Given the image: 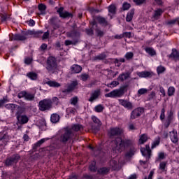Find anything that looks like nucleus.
<instances>
[{"label": "nucleus", "mask_w": 179, "mask_h": 179, "mask_svg": "<svg viewBox=\"0 0 179 179\" xmlns=\"http://www.w3.org/2000/svg\"><path fill=\"white\" fill-rule=\"evenodd\" d=\"M165 113H166V109H164V108H163L161 110V115H160L161 121H163V120H164V118H166V115L164 114Z\"/></svg>", "instance_id": "obj_55"}, {"label": "nucleus", "mask_w": 179, "mask_h": 179, "mask_svg": "<svg viewBox=\"0 0 179 179\" xmlns=\"http://www.w3.org/2000/svg\"><path fill=\"white\" fill-rule=\"evenodd\" d=\"M50 121L53 124H57V122H58L59 121V115L57 114V113L52 114L51 115V117H50Z\"/></svg>", "instance_id": "obj_35"}, {"label": "nucleus", "mask_w": 179, "mask_h": 179, "mask_svg": "<svg viewBox=\"0 0 179 179\" xmlns=\"http://www.w3.org/2000/svg\"><path fill=\"white\" fill-rule=\"evenodd\" d=\"M108 12L110 13H112V15H115V12H117V7H115V5H110L108 8Z\"/></svg>", "instance_id": "obj_41"}, {"label": "nucleus", "mask_w": 179, "mask_h": 179, "mask_svg": "<svg viewBox=\"0 0 179 179\" xmlns=\"http://www.w3.org/2000/svg\"><path fill=\"white\" fill-rule=\"evenodd\" d=\"M7 110H10L11 113H14L15 110L17 108L18 106L15 103H8L5 106Z\"/></svg>", "instance_id": "obj_32"}, {"label": "nucleus", "mask_w": 179, "mask_h": 179, "mask_svg": "<svg viewBox=\"0 0 179 179\" xmlns=\"http://www.w3.org/2000/svg\"><path fill=\"white\" fill-rule=\"evenodd\" d=\"M78 85V81H73L69 86V89L70 90V92H72L73 90H75V87Z\"/></svg>", "instance_id": "obj_42"}, {"label": "nucleus", "mask_w": 179, "mask_h": 179, "mask_svg": "<svg viewBox=\"0 0 179 179\" xmlns=\"http://www.w3.org/2000/svg\"><path fill=\"white\" fill-rule=\"evenodd\" d=\"M145 52L149 54L151 57H153L154 55H156V50L153 49V48H146Z\"/></svg>", "instance_id": "obj_38"}, {"label": "nucleus", "mask_w": 179, "mask_h": 179, "mask_svg": "<svg viewBox=\"0 0 179 179\" xmlns=\"http://www.w3.org/2000/svg\"><path fill=\"white\" fill-rule=\"evenodd\" d=\"M167 166V162H162L159 164V170L164 171L166 170V166Z\"/></svg>", "instance_id": "obj_49"}, {"label": "nucleus", "mask_w": 179, "mask_h": 179, "mask_svg": "<svg viewBox=\"0 0 179 179\" xmlns=\"http://www.w3.org/2000/svg\"><path fill=\"white\" fill-rule=\"evenodd\" d=\"M10 140V137L9 136V134H8V133H5L0 137V141H1V142H3V145H5V146H6V145H8V142H9Z\"/></svg>", "instance_id": "obj_24"}, {"label": "nucleus", "mask_w": 179, "mask_h": 179, "mask_svg": "<svg viewBox=\"0 0 179 179\" xmlns=\"http://www.w3.org/2000/svg\"><path fill=\"white\" fill-rule=\"evenodd\" d=\"M100 94H101L100 90H95L94 92L91 94V96L88 99V101H90L91 103H92V101H94V100H97Z\"/></svg>", "instance_id": "obj_16"}, {"label": "nucleus", "mask_w": 179, "mask_h": 179, "mask_svg": "<svg viewBox=\"0 0 179 179\" xmlns=\"http://www.w3.org/2000/svg\"><path fill=\"white\" fill-rule=\"evenodd\" d=\"M26 108L22 106H17V112L15 113V117L16 118H18L19 117H21L23 115L24 113H25Z\"/></svg>", "instance_id": "obj_26"}, {"label": "nucleus", "mask_w": 179, "mask_h": 179, "mask_svg": "<svg viewBox=\"0 0 179 179\" xmlns=\"http://www.w3.org/2000/svg\"><path fill=\"white\" fill-rule=\"evenodd\" d=\"M126 59H132L134 58V52H127L125 55Z\"/></svg>", "instance_id": "obj_53"}, {"label": "nucleus", "mask_w": 179, "mask_h": 179, "mask_svg": "<svg viewBox=\"0 0 179 179\" xmlns=\"http://www.w3.org/2000/svg\"><path fill=\"white\" fill-rule=\"evenodd\" d=\"M164 11L162 9V8H158L157 10H156L154 13V15H152V17H154V19H155L156 20L160 19V16H162V15H163V13Z\"/></svg>", "instance_id": "obj_27"}, {"label": "nucleus", "mask_w": 179, "mask_h": 179, "mask_svg": "<svg viewBox=\"0 0 179 179\" xmlns=\"http://www.w3.org/2000/svg\"><path fill=\"white\" fill-rule=\"evenodd\" d=\"M89 149H91L93 152H101V146H96L94 148L92 145H89Z\"/></svg>", "instance_id": "obj_48"}, {"label": "nucleus", "mask_w": 179, "mask_h": 179, "mask_svg": "<svg viewBox=\"0 0 179 179\" xmlns=\"http://www.w3.org/2000/svg\"><path fill=\"white\" fill-rule=\"evenodd\" d=\"M170 138L171 140V142L173 143H178V136L177 134V131L176 130H173L172 131H170Z\"/></svg>", "instance_id": "obj_19"}, {"label": "nucleus", "mask_w": 179, "mask_h": 179, "mask_svg": "<svg viewBox=\"0 0 179 179\" xmlns=\"http://www.w3.org/2000/svg\"><path fill=\"white\" fill-rule=\"evenodd\" d=\"M120 103L121 106L124 107V108H127V110H133L134 109V105L131 102L128 101L127 100L124 99H120Z\"/></svg>", "instance_id": "obj_15"}, {"label": "nucleus", "mask_w": 179, "mask_h": 179, "mask_svg": "<svg viewBox=\"0 0 179 179\" xmlns=\"http://www.w3.org/2000/svg\"><path fill=\"white\" fill-rule=\"evenodd\" d=\"M134 15H135V8H132L127 13V17H126V21L127 22H131L132 19L134 18Z\"/></svg>", "instance_id": "obj_29"}, {"label": "nucleus", "mask_w": 179, "mask_h": 179, "mask_svg": "<svg viewBox=\"0 0 179 179\" xmlns=\"http://www.w3.org/2000/svg\"><path fill=\"white\" fill-rule=\"evenodd\" d=\"M96 20L99 24H101V26H108V21H107V19L104 18V17L97 16Z\"/></svg>", "instance_id": "obj_22"}, {"label": "nucleus", "mask_w": 179, "mask_h": 179, "mask_svg": "<svg viewBox=\"0 0 179 179\" xmlns=\"http://www.w3.org/2000/svg\"><path fill=\"white\" fill-rule=\"evenodd\" d=\"M95 33L96 34V36L99 37L100 38H101V37H104V34H106V31H101V29L99 28V26L97 25V22H96V27H95Z\"/></svg>", "instance_id": "obj_28"}, {"label": "nucleus", "mask_w": 179, "mask_h": 179, "mask_svg": "<svg viewBox=\"0 0 179 179\" xmlns=\"http://www.w3.org/2000/svg\"><path fill=\"white\" fill-rule=\"evenodd\" d=\"M46 85H48L50 87H61V84L56 81L49 80L46 82Z\"/></svg>", "instance_id": "obj_33"}, {"label": "nucleus", "mask_w": 179, "mask_h": 179, "mask_svg": "<svg viewBox=\"0 0 179 179\" xmlns=\"http://www.w3.org/2000/svg\"><path fill=\"white\" fill-rule=\"evenodd\" d=\"M173 120H174V113L173 110H170L168 112L167 119L164 123L165 128H169V127H170V124L173 122Z\"/></svg>", "instance_id": "obj_14"}, {"label": "nucleus", "mask_w": 179, "mask_h": 179, "mask_svg": "<svg viewBox=\"0 0 179 179\" xmlns=\"http://www.w3.org/2000/svg\"><path fill=\"white\" fill-rule=\"evenodd\" d=\"M38 107L40 111H47L52 108V100L50 99H43L39 101Z\"/></svg>", "instance_id": "obj_8"}, {"label": "nucleus", "mask_w": 179, "mask_h": 179, "mask_svg": "<svg viewBox=\"0 0 179 179\" xmlns=\"http://www.w3.org/2000/svg\"><path fill=\"white\" fill-rule=\"evenodd\" d=\"M129 146H131L129 150L125 154V157L128 158L132 157V156H135V153H136V148L132 145V144Z\"/></svg>", "instance_id": "obj_17"}, {"label": "nucleus", "mask_w": 179, "mask_h": 179, "mask_svg": "<svg viewBox=\"0 0 179 179\" xmlns=\"http://www.w3.org/2000/svg\"><path fill=\"white\" fill-rule=\"evenodd\" d=\"M131 8V4L129 3L124 2L122 4L123 10H128Z\"/></svg>", "instance_id": "obj_51"}, {"label": "nucleus", "mask_w": 179, "mask_h": 179, "mask_svg": "<svg viewBox=\"0 0 179 179\" xmlns=\"http://www.w3.org/2000/svg\"><path fill=\"white\" fill-rule=\"evenodd\" d=\"M20 157V155L19 154H13L11 156L7 157L4 160V165L6 167H12V166H15V164L19 163Z\"/></svg>", "instance_id": "obj_7"}, {"label": "nucleus", "mask_w": 179, "mask_h": 179, "mask_svg": "<svg viewBox=\"0 0 179 179\" xmlns=\"http://www.w3.org/2000/svg\"><path fill=\"white\" fill-rule=\"evenodd\" d=\"M71 103L73 104V106H76L78 103V97L75 96L71 99Z\"/></svg>", "instance_id": "obj_61"}, {"label": "nucleus", "mask_w": 179, "mask_h": 179, "mask_svg": "<svg viewBox=\"0 0 179 179\" xmlns=\"http://www.w3.org/2000/svg\"><path fill=\"white\" fill-rule=\"evenodd\" d=\"M133 2L137 6L143 5L146 2V0H133Z\"/></svg>", "instance_id": "obj_54"}, {"label": "nucleus", "mask_w": 179, "mask_h": 179, "mask_svg": "<svg viewBox=\"0 0 179 179\" xmlns=\"http://www.w3.org/2000/svg\"><path fill=\"white\" fill-rule=\"evenodd\" d=\"M110 172V169L107 167H102L98 170V174H101V176H106Z\"/></svg>", "instance_id": "obj_34"}, {"label": "nucleus", "mask_w": 179, "mask_h": 179, "mask_svg": "<svg viewBox=\"0 0 179 179\" xmlns=\"http://www.w3.org/2000/svg\"><path fill=\"white\" fill-rule=\"evenodd\" d=\"M43 31H36V30H28L27 31H22V34H15L9 35L10 41H26L27 40L28 36H33V37L38 38L41 37Z\"/></svg>", "instance_id": "obj_2"}, {"label": "nucleus", "mask_w": 179, "mask_h": 179, "mask_svg": "<svg viewBox=\"0 0 179 179\" xmlns=\"http://www.w3.org/2000/svg\"><path fill=\"white\" fill-rule=\"evenodd\" d=\"M17 120L18 124H27L29 122V117L26 115H22V116L17 117Z\"/></svg>", "instance_id": "obj_23"}, {"label": "nucleus", "mask_w": 179, "mask_h": 179, "mask_svg": "<svg viewBox=\"0 0 179 179\" xmlns=\"http://www.w3.org/2000/svg\"><path fill=\"white\" fill-rule=\"evenodd\" d=\"M25 100H27L28 101H34V94H31L29 92H26L25 94Z\"/></svg>", "instance_id": "obj_36"}, {"label": "nucleus", "mask_w": 179, "mask_h": 179, "mask_svg": "<svg viewBox=\"0 0 179 179\" xmlns=\"http://www.w3.org/2000/svg\"><path fill=\"white\" fill-rule=\"evenodd\" d=\"M145 150L148 152V160H149V159H150V156H152V150H150L149 145H145Z\"/></svg>", "instance_id": "obj_47"}, {"label": "nucleus", "mask_w": 179, "mask_h": 179, "mask_svg": "<svg viewBox=\"0 0 179 179\" xmlns=\"http://www.w3.org/2000/svg\"><path fill=\"white\" fill-rule=\"evenodd\" d=\"M27 78H29L31 80H37V73L34 72H29L27 74Z\"/></svg>", "instance_id": "obj_39"}, {"label": "nucleus", "mask_w": 179, "mask_h": 179, "mask_svg": "<svg viewBox=\"0 0 179 179\" xmlns=\"http://www.w3.org/2000/svg\"><path fill=\"white\" fill-rule=\"evenodd\" d=\"M48 138H42L40 141H38V142H36L35 144H34L33 145V150H34V152H36L37 150V149H38V148H40V146L42 145L43 143H44V142H46V141H48Z\"/></svg>", "instance_id": "obj_21"}, {"label": "nucleus", "mask_w": 179, "mask_h": 179, "mask_svg": "<svg viewBox=\"0 0 179 179\" xmlns=\"http://www.w3.org/2000/svg\"><path fill=\"white\" fill-rule=\"evenodd\" d=\"M128 85H123L120 87V89L114 90L106 94L105 97H110L114 99L115 97H122L127 92H128Z\"/></svg>", "instance_id": "obj_6"}, {"label": "nucleus", "mask_w": 179, "mask_h": 179, "mask_svg": "<svg viewBox=\"0 0 179 179\" xmlns=\"http://www.w3.org/2000/svg\"><path fill=\"white\" fill-rule=\"evenodd\" d=\"M174 93H176V88L174 87H169L168 89V96L171 97V96H174Z\"/></svg>", "instance_id": "obj_43"}, {"label": "nucleus", "mask_w": 179, "mask_h": 179, "mask_svg": "<svg viewBox=\"0 0 179 179\" xmlns=\"http://www.w3.org/2000/svg\"><path fill=\"white\" fill-rule=\"evenodd\" d=\"M122 36L123 37L131 38V37H132V34L131 32H124L123 33Z\"/></svg>", "instance_id": "obj_62"}, {"label": "nucleus", "mask_w": 179, "mask_h": 179, "mask_svg": "<svg viewBox=\"0 0 179 179\" xmlns=\"http://www.w3.org/2000/svg\"><path fill=\"white\" fill-rule=\"evenodd\" d=\"M148 139H149V138H148V134H142L140 136V139H139L140 144L143 145V143H145V142L148 141Z\"/></svg>", "instance_id": "obj_37"}, {"label": "nucleus", "mask_w": 179, "mask_h": 179, "mask_svg": "<svg viewBox=\"0 0 179 179\" xmlns=\"http://www.w3.org/2000/svg\"><path fill=\"white\" fill-rule=\"evenodd\" d=\"M71 31L66 32V36L73 40V45H76L79 43V38H80V29L75 23L71 26Z\"/></svg>", "instance_id": "obj_5"}, {"label": "nucleus", "mask_w": 179, "mask_h": 179, "mask_svg": "<svg viewBox=\"0 0 179 179\" xmlns=\"http://www.w3.org/2000/svg\"><path fill=\"white\" fill-rule=\"evenodd\" d=\"M90 28L85 29V33L87 36H94V30L96 31V27H97V22L96 20L90 22Z\"/></svg>", "instance_id": "obj_12"}, {"label": "nucleus", "mask_w": 179, "mask_h": 179, "mask_svg": "<svg viewBox=\"0 0 179 179\" xmlns=\"http://www.w3.org/2000/svg\"><path fill=\"white\" fill-rule=\"evenodd\" d=\"M80 78H81V80H83V82H86V80L89 79V74H86V73L82 74L80 76Z\"/></svg>", "instance_id": "obj_58"}, {"label": "nucleus", "mask_w": 179, "mask_h": 179, "mask_svg": "<svg viewBox=\"0 0 179 179\" xmlns=\"http://www.w3.org/2000/svg\"><path fill=\"white\" fill-rule=\"evenodd\" d=\"M107 56H106V54L102 53L98 56H96L94 59V61H97V59H99V61H101L103 59H105V58H106Z\"/></svg>", "instance_id": "obj_45"}, {"label": "nucleus", "mask_w": 179, "mask_h": 179, "mask_svg": "<svg viewBox=\"0 0 179 179\" xmlns=\"http://www.w3.org/2000/svg\"><path fill=\"white\" fill-rule=\"evenodd\" d=\"M75 139H76L75 131H72V129H69V127H65L59 137V142L62 145H68V143L73 142Z\"/></svg>", "instance_id": "obj_3"}, {"label": "nucleus", "mask_w": 179, "mask_h": 179, "mask_svg": "<svg viewBox=\"0 0 179 179\" xmlns=\"http://www.w3.org/2000/svg\"><path fill=\"white\" fill-rule=\"evenodd\" d=\"M8 101H9L8 97H3L2 99H0V108L1 107H3V104L8 103Z\"/></svg>", "instance_id": "obj_52"}, {"label": "nucleus", "mask_w": 179, "mask_h": 179, "mask_svg": "<svg viewBox=\"0 0 179 179\" xmlns=\"http://www.w3.org/2000/svg\"><path fill=\"white\" fill-rule=\"evenodd\" d=\"M91 128L92 131L94 134L99 131L100 130V127H101V121L96 116H92Z\"/></svg>", "instance_id": "obj_9"}, {"label": "nucleus", "mask_w": 179, "mask_h": 179, "mask_svg": "<svg viewBox=\"0 0 179 179\" xmlns=\"http://www.w3.org/2000/svg\"><path fill=\"white\" fill-rule=\"evenodd\" d=\"M45 68L49 75H54L58 71V60L54 56H50L45 61Z\"/></svg>", "instance_id": "obj_4"}, {"label": "nucleus", "mask_w": 179, "mask_h": 179, "mask_svg": "<svg viewBox=\"0 0 179 179\" xmlns=\"http://www.w3.org/2000/svg\"><path fill=\"white\" fill-rule=\"evenodd\" d=\"M33 59L31 58L27 57L24 59V64H26L27 65H30Z\"/></svg>", "instance_id": "obj_64"}, {"label": "nucleus", "mask_w": 179, "mask_h": 179, "mask_svg": "<svg viewBox=\"0 0 179 179\" xmlns=\"http://www.w3.org/2000/svg\"><path fill=\"white\" fill-rule=\"evenodd\" d=\"M26 91H21L17 94L18 99H23V97H26Z\"/></svg>", "instance_id": "obj_56"}, {"label": "nucleus", "mask_w": 179, "mask_h": 179, "mask_svg": "<svg viewBox=\"0 0 179 179\" xmlns=\"http://www.w3.org/2000/svg\"><path fill=\"white\" fill-rule=\"evenodd\" d=\"M49 23L51 26H52L54 30H57V29H59L61 27L59 23H61V20L57 16L52 17L49 20Z\"/></svg>", "instance_id": "obj_13"}, {"label": "nucleus", "mask_w": 179, "mask_h": 179, "mask_svg": "<svg viewBox=\"0 0 179 179\" xmlns=\"http://www.w3.org/2000/svg\"><path fill=\"white\" fill-rule=\"evenodd\" d=\"M122 134H124V131L120 127L110 128L108 133L110 139L115 138L114 141L115 145H113L112 150L113 153H116L117 155L124 152L127 148H129V146L134 143L129 139L122 140V138L120 137Z\"/></svg>", "instance_id": "obj_1"}, {"label": "nucleus", "mask_w": 179, "mask_h": 179, "mask_svg": "<svg viewBox=\"0 0 179 179\" xmlns=\"http://www.w3.org/2000/svg\"><path fill=\"white\" fill-rule=\"evenodd\" d=\"M141 152L143 156H144V157H146L147 160H149L148 159V151L145 149V148H141Z\"/></svg>", "instance_id": "obj_57"}, {"label": "nucleus", "mask_w": 179, "mask_h": 179, "mask_svg": "<svg viewBox=\"0 0 179 179\" xmlns=\"http://www.w3.org/2000/svg\"><path fill=\"white\" fill-rule=\"evenodd\" d=\"M129 78V73H122V74L119 75L117 78V80L120 82H124V80H127Z\"/></svg>", "instance_id": "obj_31"}, {"label": "nucleus", "mask_w": 179, "mask_h": 179, "mask_svg": "<svg viewBox=\"0 0 179 179\" xmlns=\"http://www.w3.org/2000/svg\"><path fill=\"white\" fill-rule=\"evenodd\" d=\"M165 71H166V68L164 66H159L157 68V72L158 75H160V73H163V72H165Z\"/></svg>", "instance_id": "obj_46"}, {"label": "nucleus", "mask_w": 179, "mask_h": 179, "mask_svg": "<svg viewBox=\"0 0 179 179\" xmlns=\"http://www.w3.org/2000/svg\"><path fill=\"white\" fill-rule=\"evenodd\" d=\"M103 110H104V107L101 104L94 107V111H96V113H102Z\"/></svg>", "instance_id": "obj_44"}, {"label": "nucleus", "mask_w": 179, "mask_h": 179, "mask_svg": "<svg viewBox=\"0 0 179 179\" xmlns=\"http://www.w3.org/2000/svg\"><path fill=\"white\" fill-rule=\"evenodd\" d=\"M146 93H148V89L146 88H141L138 90V94H139V96H142V94H146Z\"/></svg>", "instance_id": "obj_50"}, {"label": "nucleus", "mask_w": 179, "mask_h": 179, "mask_svg": "<svg viewBox=\"0 0 179 179\" xmlns=\"http://www.w3.org/2000/svg\"><path fill=\"white\" fill-rule=\"evenodd\" d=\"M38 8L41 12V15H45V9H47V6H45V4H39Z\"/></svg>", "instance_id": "obj_40"}, {"label": "nucleus", "mask_w": 179, "mask_h": 179, "mask_svg": "<svg viewBox=\"0 0 179 179\" xmlns=\"http://www.w3.org/2000/svg\"><path fill=\"white\" fill-rule=\"evenodd\" d=\"M71 73H80L82 72V66L78 64H73L71 66Z\"/></svg>", "instance_id": "obj_20"}, {"label": "nucleus", "mask_w": 179, "mask_h": 179, "mask_svg": "<svg viewBox=\"0 0 179 179\" xmlns=\"http://www.w3.org/2000/svg\"><path fill=\"white\" fill-rule=\"evenodd\" d=\"M69 129H71V132H75V134H76V132H78V131H83V126L77 124L73 125L71 128L69 127Z\"/></svg>", "instance_id": "obj_25"}, {"label": "nucleus", "mask_w": 179, "mask_h": 179, "mask_svg": "<svg viewBox=\"0 0 179 179\" xmlns=\"http://www.w3.org/2000/svg\"><path fill=\"white\" fill-rule=\"evenodd\" d=\"M169 58H173L177 62V61H179V51L177 49H173L171 54L169 55Z\"/></svg>", "instance_id": "obj_18"}, {"label": "nucleus", "mask_w": 179, "mask_h": 179, "mask_svg": "<svg viewBox=\"0 0 179 179\" xmlns=\"http://www.w3.org/2000/svg\"><path fill=\"white\" fill-rule=\"evenodd\" d=\"M1 22H6V20H8L6 14H1Z\"/></svg>", "instance_id": "obj_63"}, {"label": "nucleus", "mask_w": 179, "mask_h": 179, "mask_svg": "<svg viewBox=\"0 0 179 179\" xmlns=\"http://www.w3.org/2000/svg\"><path fill=\"white\" fill-rule=\"evenodd\" d=\"M139 78H152V73L149 71H142L137 73Z\"/></svg>", "instance_id": "obj_30"}, {"label": "nucleus", "mask_w": 179, "mask_h": 179, "mask_svg": "<svg viewBox=\"0 0 179 179\" xmlns=\"http://www.w3.org/2000/svg\"><path fill=\"white\" fill-rule=\"evenodd\" d=\"M159 145H160V139H158L157 141H155L151 147V149H155V148H156V146H159Z\"/></svg>", "instance_id": "obj_59"}, {"label": "nucleus", "mask_w": 179, "mask_h": 179, "mask_svg": "<svg viewBox=\"0 0 179 179\" xmlns=\"http://www.w3.org/2000/svg\"><path fill=\"white\" fill-rule=\"evenodd\" d=\"M50 37V32L47 31L45 32L42 36V40H47Z\"/></svg>", "instance_id": "obj_60"}, {"label": "nucleus", "mask_w": 179, "mask_h": 179, "mask_svg": "<svg viewBox=\"0 0 179 179\" xmlns=\"http://www.w3.org/2000/svg\"><path fill=\"white\" fill-rule=\"evenodd\" d=\"M64 7H60L57 10V12L62 19H72L73 17V14L69 13L66 10H64Z\"/></svg>", "instance_id": "obj_10"}, {"label": "nucleus", "mask_w": 179, "mask_h": 179, "mask_svg": "<svg viewBox=\"0 0 179 179\" xmlns=\"http://www.w3.org/2000/svg\"><path fill=\"white\" fill-rule=\"evenodd\" d=\"M143 113H145L144 108L138 107L134 109L131 113L130 120H136V118H139Z\"/></svg>", "instance_id": "obj_11"}]
</instances>
